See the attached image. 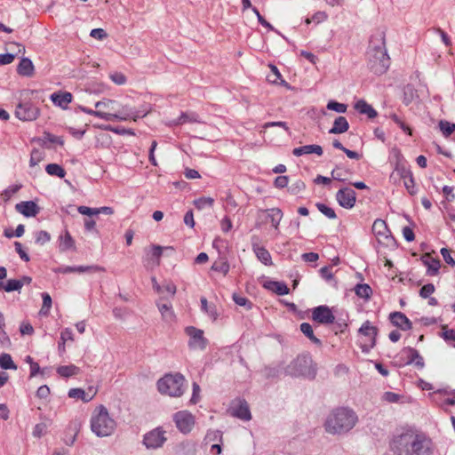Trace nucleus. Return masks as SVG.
<instances>
[{"label": "nucleus", "mask_w": 455, "mask_h": 455, "mask_svg": "<svg viewBox=\"0 0 455 455\" xmlns=\"http://www.w3.org/2000/svg\"><path fill=\"white\" fill-rule=\"evenodd\" d=\"M59 248L60 251H66L76 248L75 240L68 229H65L63 234L59 236Z\"/></svg>", "instance_id": "a878e982"}, {"label": "nucleus", "mask_w": 455, "mask_h": 455, "mask_svg": "<svg viewBox=\"0 0 455 455\" xmlns=\"http://www.w3.org/2000/svg\"><path fill=\"white\" fill-rule=\"evenodd\" d=\"M90 36L95 39L103 40L108 37L107 32L103 28L92 29Z\"/></svg>", "instance_id": "69168bd1"}, {"label": "nucleus", "mask_w": 455, "mask_h": 455, "mask_svg": "<svg viewBox=\"0 0 455 455\" xmlns=\"http://www.w3.org/2000/svg\"><path fill=\"white\" fill-rule=\"evenodd\" d=\"M151 111L150 105H142L140 109L131 108L129 106H123L116 113H107L104 116L105 121H137L139 118L146 116Z\"/></svg>", "instance_id": "0eeeda50"}, {"label": "nucleus", "mask_w": 455, "mask_h": 455, "mask_svg": "<svg viewBox=\"0 0 455 455\" xmlns=\"http://www.w3.org/2000/svg\"><path fill=\"white\" fill-rule=\"evenodd\" d=\"M233 300L238 306L245 307V309L250 310L252 307V303L245 297L240 296L239 294H233Z\"/></svg>", "instance_id": "49530a36"}, {"label": "nucleus", "mask_w": 455, "mask_h": 455, "mask_svg": "<svg viewBox=\"0 0 455 455\" xmlns=\"http://www.w3.org/2000/svg\"><path fill=\"white\" fill-rule=\"evenodd\" d=\"M301 332L317 346L322 345V341L314 334L312 325L308 323H302L299 327Z\"/></svg>", "instance_id": "473e14b6"}, {"label": "nucleus", "mask_w": 455, "mask_h": 455, "mask_svg": "<svg viewBox=\"0 0 455 455\" xmlns=\"http://www.w3.org/2000/svg\"><path fill=\"white\" fill-rule=\"evenodd\" d=\"M116 101L113 100H109V99H104L103 100H100V101H97L95 103V108H106V109H115V107L114 105H116Z\"/></svg>", "instance_id": "6e6d98bb"}, {"label": "nucleus", "mask_w": 455, "mask_h": 455, "mask_svg": "<svg viewBox=\"0 0 455 455\" xmlns=\"http://www.w3.org/2000/svg\"><path fill=\"white\" fill-rule=\"evenodd\" d=\"M96 395V390L93 387H90L88 392H85L82 388H71L68 391V397L80 399L84 402H90Z\"/></svg>", "instance_id": "412c9836"}, {"label": "nucleus", "mask_w": 455, "mask_h": 455, "mask_svg": "<svg viewBox=\"0 0 455 455\" xmlns=\"http://www.w3.org/2000/svg\"><path fill=\"white\" fill-rule=\"evenodd\" d=\"M316 208L318 211L323 213L324 216H326L330 220H334L337 218V215L334 212V210L326 204L323 203H316L315 204Z\"/></svg>", "instance_id": "79ce46f5"}, {"label": "nucleus", "mask_w": 455, "mask_h": 455, "mask_svg": "<svg viewBox=\"0 0 455 455\" xmlns=\"http://www.w3.org/2000/svg\"><path fill=\"white\" fill-rule=\"evenodd\" d=\"M336 200L341 207L351 209L355 204L356 193L349 188H341L336 194Z\"/></svg>", "instance_id": "4468645a"}, {"label": "nucleus", "mask_w": 455, "mask_h": 455, "mask_svg": "<svg viewBox=\"0 0 455 455\" xmlns=\"http://www.w3.org/2000/svg\"><path fill=\"white\" fill-rule=\"evenodd\" d=\"M355 109L361 115H366L368 118L372 119L378 116L377 111L371 105L368 104L364 100H357L354 105Z\"/></svg>", "instance_id": "5701e85b"}, {"label": "nucleus", "mask_w": 455, "mask_h": 455, "mask_svg": "<svg viewBox=\"0 0 455 455\" xmlns=\"http://www.w3.org/2000/svg\"><path fill=\"white\" fill-rule=\"evenodd\" d=\"M213 442L222 443V432L217 429H210L207 431L204 436L205 444H209Z\"/></svg>", "instance_id": "58836bf2"}, {"label": "nucleus", "mask_w": 455, "mask_h": 455, "mask_svg": "<svg viewBox=\"0 0 455 455\" xmlns=\"http://www.w3.org/2000/svg\"><path fill=\"white\" fill-rule=\"evenodd\" d=\"M270 73L267 75V79L271 84H283L288 87V83L283 79L281 73L275 65H269Z\"/></svg>", "instance_id": "c756f323"}, {"label": "nucleus", "mask_w": 455, "mask_h": 455, "mask_svg": "<svg viewBox=\"0 0 455 455\" xmlns=\"http://www.w3.org/2000/svg\"><path fill=\"white\" fill-rule=\"evenodd\" d=\"M420 260L427 267V274L428 275L434 276L439 273L441 262L438 259L432 258L429 253H425L420 257Z\"/></svg>", "instance_id": "aec40b11"}, {"label": "nucleus", "mask_w": 455, "mask_h": 455, "mask_svg": "<svg viewBox=\"0 0 455 455\" xmlns=\"http://www.w3.org/2000/svg\"><path fill=\"white\" fill-rule=\"evenodd\" d=\"M231 415L243 420H250L251 414L245 400H239L235 406L231 407Z\"/></svg>", "instance_id": "6ab92c4d"}, {"label": "nucleus", "mask_w": 455, "mask_h": 455, "mask_svg": "<svg viewBox=\"0 0 455 455\" xmlns=\"http://www.w3.org/2000/svg\"><path fill=\"white\" fill-rule=\"evenodd\" d=\"M367 59L368 67L375 75H383L389 68L390 58L387 52L383 32H379L371 37Z\"/></svg>", "instance_id": "f03ea898"}, {"label": "nucleus", "mask_w": 455, "mask_h": 455, "mask_svg": "<svg viewBox=\"0 0 455 455\" xmlns=\"http://www.w3.org/2000/svg\"><path fill=\"white\" fill-rule=\"evenodd\" d=\"M402 356L404 357V364H414L419 369H422L425 365L423 357L415 348L410 347L403 348Z\"/></svg>", "instance_id": "2eb2a0df"}, {"label": "nucleus", "mask_w": 455, "mask_h": 455, "mask_svg": "<svg viewBox=\"0 0 455 455\" xmlns=\"http://www.w3.org/2000/svg\"><path fill=\"white\" fill-rule=\"evenodd\" d=\"M78 108L84 112V113H86L88 115H91V116H97L100 119H103L104 120V116H106V112H103L101 110H92L91 108H85V107H83V106H79Z\"/></svg>", "instance_id": "052dcab7"}, {"label": "nucleus", "mask_w": 455, "mask_h": 455, "mask_svg": "<svg viewBox=\"0 0 455 455\" xmlns=\"http://www.w3.org/2000/svg\"><path fill=\"white\" fill-rule=\"evenodd\" d=\"M349 129V124L345 116H338L333 123L332 127L330 129L329 133L331 134H340L347 132Z\"/></svg>", "instance_id": "bb28decb"}, {"label": "nucleus", "mask_w": 455, "mask_h": 455, "mask_svg": "<svg viewBox=\"0 0 455 455\" xmlns=\"http://www.w3.org/2000/svg\"><path fill=\"white\" fill-rule=\"evenodd\" d=\"M173 421L181 433L188 434L194 427L195 417L188 411H180L173 414Z\"/></svg>", "instance_id": "9b49d317"}, {"label": "nucleus", "mask_w": 455, "mask_h": 455, "mask_svg": "<svg viewBox=\"0 0 455 455\" xmlns=\"http://www.w3.org/2000/svg\"><path fill=\"white\" fill-rule=\"evenodd\" d=\"M51 240V235L44 230H41L36 235V243L44 244Z\"/></svg>", "instance_id": "bf43d9fd"}, {"label": "nucleus", "mask_w": 455, "mask_h": 455, "mask_svg": "<svg viewBox=\"0 0 455 455\" xmlns=\"http://www.w3.org/2000/svg\"><path fill=\"white\" fill-rule=\"evenodd\" d=\"M158 309L162 314L163 318L167 322H172L174 319V313L172 309L171 304L158 303Z\"/></svg>", "instance_id": "4c0bfd02"}, {"label": "nucleus", "mask_w": 455, "mask_h": 455, "mask_svg": "<svg viewBox=\"0 0 455 455\" xmlns=\"http://www.w3.org/2000/svg\"><path fill=\"white\" fill-rule=\"evenodd\" d=\"M0 367L4 370L17 369V365L13 363L12 356L6 353L0 355Z\"/></svg>", "instance_id": "ea45409f"}, {"label": "nucleus", "mask_w": 455, "mask_h": 455, "mask_svg": "<svg viewBox=\"0 0 455 455\" xmlns=\"http://www.w3.org/2000/svg\"><path fill=\"white\" fill-rule=\"evenodd\" d=\"M43 306L41 308V314L46 315L52 307V298L47 292L42 293Z\"/></svg>", "instance_id": "603ef678"}, {"label": "nucleus", "mask_w": 455, "mask_h": 455, "mask_svg": "<svg viewBox=\"0 0 455 455\" xmlns=\"http://www.w3.org/2000/svg\"><path fill=\"white\" fill-rule=\"evenodd\" d=\"M75 273H84V272H98V271H104V268L102 267L92 265V266H78L74 267Z\"/></svg>", "instance_id": "864d4df0"}, {"label": "nucleus", "mask_w": 455, "mask_h": 455, "mask_svg": "<svg viewBox=\"0 0 455 455\" xmlns=\"http://www.w3.org/2000/svg\"><path fill=\"white\" fill-rule=\"evenodd\" d=\"M46 172L51 176H56L59 178H64L66 171L62 166L58 164H49L45 167Z\"/></svg>", "instance_id": "e433bc0d"}, {"label": "nucleus", "mask_w": 455, "mask_h": 455, "mask_svg": "<svg viewBox=\"0 0 455 455\" xmlns=\"http://www.w3.org/2000/svg\"><path fill=\"white\" fill-rule=\"evenodd\" d=\"M39 114V108L27 100H20L15 108V116L24 122L36 120Z\"/></svg>", "instance_id": "6e6552de"}, {"label": "nucleus", "mask_w": 455, "mask_h": 455, "mask_svg": "<svg viewBox=\"0 0 455 455\" xmlns=\"http://www.w3.org/2000/svg\"><path fill=\"white\" fill-rule=\"evenodd\" d=\"M264 374L267 379L278 378L280 375V369L277 367H265Z\"/></svg>", "instance_id": "680f3d73"}, {"label": "nucleus", "mask_w": 455, "mask_h": 455, "mask_svg": "<svg viewBox=\"0 0 455 455\" xmlns=\"http://www.w3.org/2000/svg\"><path fill=\"white\" fill-rule=\"evenodd\" d=\"M15 209L27 218L36 217L39 212V206L33 201H24L17 204Z\"/></svg>", "instance_id": "f3484780"}, {"label": "nucleus", "mask_w": 455, "mask_h": 455, "mask_svg": "<svg viewBox=\"0 0 455 455\" xmlns=\"http://www.w3.org/2000/svg\"><path fill=\"white\" fill-rule=\"evenodd\" d=\"M372 230L377 235H385L387 231L386 222L382 220H376L372 225Z\"/></svg>", "instance_id": "37998d69"}, {"label": "nucleus", "mask_w": 455, "mask_h": 455, "mask_svg": "<svg viewBox=\"0 0 455 455\" xmlns=\"http://www.w3.org/2000/svg\"><path fill=\"white\" fill-rule=\"evenodd\" d=\"M56 371L60 376L68 378L77 375L80 372V369L74 364H69L59 366Z\"/></svg>", "instance_id": "2f4dec72"}, {"label": "nucleus", "mask_w": 455, "mask_h": 455, "mask_svg": "<svg viewBox=\"0 0 455 455\" xmlns=\"http://www.w3.org/2000/svg\"><path fill=\"white\" fill-rule=\"evenodd\" d=\"M439 127L444 137L450 136L455 130V124L448 121H440Z\"/></svg>", "instance_id": "de8ad7c7"}, {"label": "nucleus", "mask_w": 455, "mask_h": 455, "mask_svg": "<svg viewBox=\"0 0 455 455\" xmlns=\"http://www.w3.org/2000/svg\"><path fill=\"white\" fill-rule=\"evenodd\" d=\"M212 269L220 273H223L224 275H227L229 271V264L228 262H215L212 265Z\"/></svg>", "instance_id": "e2e57ef3"}, {"label": "nucleus", "mask_w": 455, "mask_h": 455, "mask_svg": "<svg viewBox=\"0 0 455 455\" xmlns=\"http://www.w3.org/2000/svg\"><path fill=\"white\" fill-rule=\"evenodd\" d=\"M356 413L347 407H339L332 410L324 422V429L331 435H342L349 432L356 425Z\"/></svg>", "instance_id": "7ed1b4c3"}, {"label": "nucleus", "mask_w": 455, "mask_h": 455, "mask_svg": "<svg viewBox=\"0 0 455 455\" xmlns=\"http://www.w3.org/2000/svg\"><path fill=\"white\" fill-rule=\"evenodd\" d=\"M441 337L446 341H452V346L455 347V329H448L446 326L443 327Z\"/></svg>", "instance_id": "8fccbe9b"}, {"label": "nucleus", "mask_w": 455, "mask_h": 455, "mask_svg": "<svg viewBox=\"0 0 455 455\" xmlns=\"http://www.w3.org/2000/svg\"><path fill=\"white\" fill-rule=\"evenodd\" d=\"M186 379L181 373H167L158 379L156 386L159 393L172 397H180L185 392Z\"/></svg>", "instance_id": "423d86ee"}, {"label": "nucleus", "mask_w": 455, "mask_h": 455, "mask_svg": "<svg viewBox=\"0 0 455 455\" xmlns=\"http://www.w3.org/2000/svg\"><path fill=\"white\" fill-rule=\"evenodd\" d=\"M316 154L317 156L323 155V148L319 145H305L299 148H295L292 150V154L295 156H301L303 155Z\"/></svg>", "instance_id": "393cba45"}, {"label": "nucleus", "mask_w": 455, "mask_h": 455, "mask_svg": "<svg viewBox=\"0 0 455 455\" xmlns=\"http://www.w3.org/2000/svg\"><path fill=\"white\" fill-rule=\"evenodd\" d=\"M284 373L291 377H303L314 379L316 376V366L307 354L298 355L284 369Z\"/></svg>", "instance_id": "20e7f679"}, {"label": "nucleus", "mask_w": 455, "mask_h": 455, "mask_svg": "<svg viewBox=\"0 0 455 455\" xmlns=\"http://www.w3.org/2000/svg\"><path fill=\"white\" fill-rule=\"evenodd\" d=\"M355 292L359 298L368 299L372 293V290L371 286L366 283H359L355 285Z\"/></svg>", "instance_id": "c9c22d12"}, {"label": "nucleus", "mask_w": 455, "mask_h": 455, "mask_svg": "<svg viewBox=\"0 0 455 455\" xmlns=\"http://www.w3.org/2000/svg\"><path fill=\"white\" fill-rule=\"evenodd\" d=\"M116 421L109 416L107 408L100 405L91 418V429L100 437L110 435L116 428Z\"/></svg>", "instance_id": "39448f33"}, {"label": "nucleus", "mask_w": 455, "mask_h": 455, "mask_svg": "<svg viewBox=\"0 0 455 455\" xmlns=\"http://www.w3.org/2000/svg\"><path fill=\"white\" fill-rule=\"evenodd\" d=\"M403 185L407 189L408 193L411 196L416 195L417 189L415 188V181L413 175L409 176L407 179H403Z\"/></svg>", "instance_id": "3c124183"}, {"label": "nucleus", "mask_w": 455, "mask_h": 455, "mask_svg": "<svg viewBox=\"0 0 455 455\" xmlns=\"http://www.w3.org/2000/svg\"><path fill=\"white\" fill-rule=\"evenodd\" d=\"M395 171L403 180L405 178L407 179L409 176L412 175V172L409 166L403 159L400 158H398L396 161Z\"/></svg>", "instance_id": "72a5a7b5"}, {"label": "nucleus", "mask_w": 455, "mask_h": 455, "mask_svg": "<svg viewBox=\"0 0 455 455\" xmlns=\"http://www.w3.org/2000/svg\"><path fill=\"white\" fill-rule=\"evenodd\" d=\"M165 431H164L160 427H156L148 433H147L143 437V443L148 449H158L164 445L166 441V437L164 436Z\"/></svg>", "instance_id": "f8f14e48"}, {"label": "nucleus", "mask_w": 455, "mask_h": 455, "mask_svg": "<svg viewBox=\"0 0 455 455\" xmlns=\"http://www.w3.org/2000/svg\"><path fill=\"white\" fill-rule=\"evenodd\" d=\"M359 333L367 338L364 343H361V348L363 353H368L376 345L378 328L370 321H365L360 327Z\"/></svg>", "instance_id": "9d476101"}, {"label": "nucleus", "mask_w": 455, "mask_h": 455, "mask_svg": "<svg viewBox=\"0 0 455 455\" xmlns=\"http://www.w3.org/2000/svg\"><path fill=\"white\" fill-rule=\"evenodd\" d=\"M352 172L342 166V164H336L335 168L331 171V178L338 181H346L347 176L351 175Z\"/></svg>", "instance_id": "7c9ffc66"}, {"label": "nucleus", "mask_w": 455, "mask_h": 455, "mask_svg": "<svg viewBox=\"0 0 455 455\" xmlns=\"http://www.w3.org/2000/svg\"><path fill=\"white\" fill-rule=\"evenodd\" d=\"M14 246L15 251L20 255V259L26 262L29 261L30 258L28 254L23 250L21 243L20 242H15Z\"/></svg>", "instance_id": "338daca9"}, {"label": "nucleus", "mask_w": 455, "mask_h": 455, "mask_svg": "<svg viewBox=\"0 0 455 455\" xmlns=\"http://www.w3.org/2000/svg\"><path fill=\"white\" fill-rule=\"evenodd\" d=\"M42 160L41 153L37 149L31 152L29 165L30 167L36 166Z\"/></svg>", "instance_id": "774afa93"}, {"label": "nucleus", "mask_w": 455, "mask_h": 455, "mask_svg": "<svg viewBox=\"0 0 455 455\" xmlns=\"http://www.w3.org/2000/svg\"><path fill=\"white\" fill-rule=\"evenodd\" d=\"M259 237L252 236L251 246L252 251L256 254L257 259L263 263L265 266H271L273 264L272 258L269 251L263 246L259 245Z\"/></svg>", "instance_id": "dca6fc26"}, {"label": "nucleus", "mask_w": 455, "mask_h": 455, "mask_svg": "<svg viewBox=\"0 0 455 455\" xmlns=\"http://www.w3.org/2000/svg\"><path fill=\"white\" fill-rule=\"evenodd\" d=\"M185 332L189 337L188 347L192 350H204L207 347L208 340L204 336V331L194 326H188Z\"/></svg>", "instance_id": "1a4fd4ad"}, {"label": "nucleus", "mask_w": 455, "mask_h": 455, "mask_svg": "<svg viewBox=\"0 0 455 455\" xmlns=\"http://www.w3.org/2000/svg\"><path fill=\"white\" fill-rule=\"evenodd\" d=\"M198 115L196 113H182L175 124H183L185 123H198Z\"/></svg>", "instance_id": "a19ab883"}, {"label": "nucleus", "mask_w": 455, "mask_h": 455, "mask_svg": "<svg viewBox=\"0 0 455 455\" xmlns=\"http://www.w3.org/2000/svg\"><path fill=\"white\" fill-rule=\"evenodd\" d=\"M39 140L42 141V145L44 146H46L47 143H54L60 146L64 144V140L61 137L55 136L49 132H44Z\"/></svg>", "instance_id": "f704fd0d"}, {"label": "nucleus", "mask_w": 455, "mask_h": 455, "mask_svg": "<svg viewBox=\"0 0 455 455\" xmlns=\"http://www.w3.org/2000/svg\"><path fill=\"white\" fill-rule=\"evenodd\" d=\"M394 455H433L435 446L424 433L407 430L393 436L389 443Z\"/></svg>", "instance_id": "f257e3e1"}, {"label": "nucleus", "mask_w": 455, "mask_h": 455, "mask_svg": "<svg viewBox=\"0 0 455 455\" xmlns=\"http://www.w3.org/2000/svg\"><path fill=\"white\" fill-rule=\"evenodd\" d=\"M17 72L23 76H31L34 73V65L28 58H22L18 65Z\"/></svg>", "instance_id": "c85d7f7f"}, {"label": "nucleus", "mask_w": 455, "mask_h": 455, "mask_svg": "<svg viewBox=\"0 0 455 455\" xmlns=\"http://www.w3.org/2000/svg\"><path fill=\"white\" fill-rule=\"evenodd\" d=\"M305 188V183L302 180H298L288 188V190L292 195H298L302 192Z\"/></svg>", "instance_id": "5fc2aeb1"}, {"label": "nucleus", "mask_w": 455, "mask_h": 455, "mask_svg": "<svg viewBox=\"0 0 455 455\" xmlns=\"http://www.w3.org/2000/svg\"><path fill=\"white\" fill-rule=\"evenodd\" d=\"M312 319L321 324H331L335 321V316L328 306L322 305L313 309Z\"/></svg>", "instance_id": "ddd939ff"}, {"label": "nucleus", "mask_w": 455, "mask_h": 455, "mask_svg": "<svg viewBox=\"0 0 455 455\" xmlns=\"http://www.w3.org/2000/svg\"><path fill=\"white\" fill-rule=\"evenodd\" d=\"M327 108L337 113H345L347 109V105L337 102L335 100H330L327 103Z\"/></svg>", "instance_id": "09e8293b"}, {"label": "nucleus", "mask_w": 455, "mask_h": 455, "mask_svg": "<svg viewBox=\"0 0 455 455\" xmlns=\"http://www.w3.org/2000/svg\"><path fill=\"white\" fill-rule=\"evenodd\" d=\"M214 200L212 197H200L194 201L195 206L198 210H203L206 207H212Z\"/></svg>", "instance_id": "c03bdc74"}, {"label": "nucleus", "mask_w": 455, "mask_h": 455, "mask_svg": "<svg viewBox=\"0 0 455 455\" xmlns=\"http://www.w3.org/2000/svg\"><path fill=\"white\" fill-rule=\"evenodd\" d=\"M390 322L393 325L401 329L402 331H409L412 328V323L402 312H393L389 315Z\"/></svg>", "instance_id": "a211bd4d"}, {"label": "nucleus", "mask_w": 455, "mask_h": 455, "mask_svg": "<svg viewBox=\"0 0 455 455\" xmlns=\"http://www.w3.org/2000/svg\"><path fill=\"white\" fill-rule=\"evenodd\" d=\"M261 212L266 214V219L270 221L271 226L277 230L283 215L282 210L279 208H271Z\"/></svg>", "instance_id": "4be33fe9"}, {"label": "nucleus", "mask_w": 455, "mask_h": 455, "mask_svg": "<svg viewBox=\"0 0 455 455\" xmlns=\"http://www.w3.org/2000/svg\"><path fill=\"white\" fill-rule=\"evenodd\" d=\"M72 94L68 92H54L51 95L52 101L62 108H67L68 105L72 101Z\"/></svg>", "instance_id": "b1692460"}, {"label": "nucleus", "mask_w": 455, "mask_h": 455, "mask_svg": "<svg viewBox=\"0 0 455 455\" xmlns=\"http://www.w3.org/2000/svg\"><path fill=\"white\" fill-rule=\"evenodd\" d=\"M444 261L450 266H455V260L451 255V251L447 248H442L440 251Z\"/></svg>", "instance_id": "0e129e2a"}, {"label": "nucleus", "mask_w": 455, "mask_h": 455, "mask_svg": "<svg viewBox=\"0 0 455 455\" xmlns=\"http://www.w3.org/2000/svg\"><path fill=\"white\" fill-rule=\"evenodd\" d=\"M22 288V283L18 279H9L6 283H4V290L6 292L20 291Z\"/></svg>", "instance_id": "a18cd8bd"}, {"label": "nucleus", "mask_w": 455, "mask_h": 455, "mask_svg": "<svg viewBox=\"0 0 455 455\" xmlns=\"http://www.w3.org/2000/svg\"><path fill=\"white\" fill-rule=\"evenodd\" d=\"M264 287L277 295H286L290 291L288 286L283 282L269 281L265 283Z\"/></svg>", "instance_id": "cd10ccee"}, {"label": "nucleus", "mask_w": 455, "mask_h": 455, "mask_svg": "<svg viewBox=\"0 0 455 455\" xmlns=\"http://www.w3.org/2000/svg\"><path fill=\"white\" fill-rule=\"evenodd\" d=\"M390 118L407 134L411 135V129L402 121V119L396 115L392 114Z\"/></svg>", "instance_id": "4d7b16f0"}, {"label": "nucleus", "mask_w": 455, "mask_h": 455, "mask_svg": "<svg viewBox=\"0 0 455 455\" xmlns=\"http://www.w3.org/2000/svg\"><path fill=\"white\" fill-rule=\"evenodd\" d=\"M435 288L433 283H427L420 288L419 296L423 299L429 298L435 292Z\"/></svg>", "instance_id": "13d9d810"}]
</instances>
